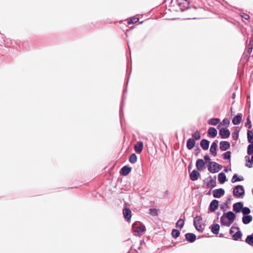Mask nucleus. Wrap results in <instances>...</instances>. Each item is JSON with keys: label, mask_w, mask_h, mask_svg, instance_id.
Masks as SVG:
<instances>
[{"label": "nucleus", "mask_w": 253, "mask_h": 253, "mask_svg": "<svg viewBox=\"0 0 253 253\" xmlns=\"http://www.w3.org/2000/svg\"><path fill=\"white\" fill-rule=\"evenodd\" d=\"M208 170L211 173H216L220 170L222 166L216 162H210L208 166Z\"/></svg>", "instance_id": "1"}, {"label": "nucleus", "mask_w": 253, "mask_h": 253, "mask_svg": "<svg viewBox=\"0 0 253 253\" xmlns=\"http://www.w3.org/2000/svg\"><path fill=\"white\" fill-rule=\"evenodd\" d=\"M233 195L238 198H243L245 195V190L243 186L237 185L235 186L233 191Z\"/></svg>", "instance_id": "2"}, {"label": "nucleus", "mask_w": 253, "mask_h": 253, "mask_svg": "<svg viewBox=\"0 0 253 253\" xmlns=\"http://www.w3.org/2000/svg\"><path fill=\"white\" fill-rule=\"evenodd\" d=\"M202 218L201 216H197L194 219V225L196 229L201 232L204 230L203 225L202 224Z\"/></svg>", "instance_id": "3"}, {"label": "nucleus", "mask_w": 253, "mask_h": 253, "mask_svg": "<svg viewBox=\"0 0 253 253\" xmlns=\"http://www.w3.org/2000/svg\"><path fill=\"white\" fill-rule=\"evenodd\" d=\"M137 223L133 224V229L135 235H137L143 233L145 230V227L144 225L137 226Z\"/></svg>", "instance_id": "4"}, {"label": "nucleus", "mask_w": 253, "mask_h": 253, "mask_svg": "<svg viewBox=\"0 0 253 253\" xmlns=\"http://www.w3.org/2000/svg\"><path fill=\"white\" fill-rule=\"evenodd\" d=\"M225 217L227 218L229 221V224L226 223V226L229 227L231 224L234 222L235 219L236 215L232 211L227 212L225 215L224 214Z\"/></svg>", "instance_id": "5"}, {"label": "nucleus", "mask_w": 253, "mask_h": 253, "mask_svg": "<svg viewBox=\"0 0 253 253\" xmlns=\"http://www.w3.org/2000/svg\"><path fill=\"white\" fill-rule=\"evenodd\" d=\"M177 3L181 7L182 10H183L184 9L188 8L189 6V0H177Z\"/></svg>", "instance_id": "6"}, {"label": "nucleus", "mask_w": 253, "mask_h": 253, "mask_svg": "<svg viewBox=\"0 0 253 253\" xmlns=\"http://www.w3.org/2000/svg\"><path fill=\"white\" fill-rule=\"evenodd\" d=\"M224 190L222 188L214 189L212 191L213 196L216 198H219L224 195Z\"/></svg>", "instance_id": "7"}, {"label": "nucleus", "mask_w": 253, "mask_h": 253, "mask_svg": "<svg viewBox=\"0 0 253 253\" xmlns=\"http://www.w3.org/2000/svg\"><path fill=\"white\" fill-rule=\"evenodd\" d=\"M219 133L221 138L223 139L228 138L230 135L229 130L226 128H221L220 129Z\"/></svg>", "instance_id": "8"}, {"label": "nucleus", "mask_w": 253, "mask_h": 253, "mask_svg": "<svg viewBox=\"0 0 253 253\" xmlns=\"http://www.w3.org/2000/svg\"><path fill=\"white\" fill-rule=\"evenodd\" d=\"M205 165V163L202 159H199L196 163V167L198 170L201 171L203 169Z\"/></svg>", "instance_id": "9"}, {"label": "nucleus", "mask_w": 253, "mask_h": 253, "mask_svg": "<svg viewBox=\"0 0 253 253\" xmlns=\"http://www.w3.org/2000/svg\"><path fill=\"white\" fill-rule=\"evenodd\" d=\"M124 216L127 221L130 220L131 217V211L128 208H125L123 211Z\"/></svg>", "instance_id": "10"}, {"label": "nucleus", "mask_w": 253, "mask_h": 253, "mask_svg": "<svg viewBox=\"0 0 253 253\" xmlns=\"http://www.w3.org/2000/svg\"><path fill=\"white\" fill-rule=\"evenodd\" d=\"M218 207V201L216 200H213L210 204L209 210L211 211H214Z\"/></svg>", "instance_id": "11"}, {"label": "nucleus", "mask_w": 253, "mask_h": 253, "mask_svg": "<svg viewBox=\"0 0 253 253\" xmlns=\"http://www.w3.org/2000/svg\"><path fill=\"white\" fill-rule=\"evenodd\" d=\"M230 144L228 141H223L220 142V149L222 151H226L230 148Z\"/></svg>", "instance_id": "12"}, {"label": "nucleus", "mask_w": 253, "mask_h": 253, "mask_svg": "<svg viewBox=\"0 0 253 253\" xmlns=\"http://www.w3.org/2000/svg\"><path fill=\"white\" fill-rule=\"evenodd\" d=\"M243 207V204L241 202L235 203L233 206V211L237 213L241 212Z\"/></svg>", "instance_id": "13"}, {"label": "nucleus", "mask_w": 253, "mask_h": 253, "mask_svg": "<svg viewBox=\"0 0 253 253\" xmlns=\"http://www.w3.org/2000/svg\"><path fill=\"white\" fill-rule=\"evenodd\" d=\"M217 141L213 142L212 143V144L211 146V148H210V153L213 156H215L217 154V153H216V149H217Z\"/></svg>", "instance_id": "14"}, {"label": "nucleus", "mask_w": 253, "mask_h": 253, "mask_svg": "<svg viewBox=\"0 0 253 253\" xmlns=\"http://www.w3.org/2000/svg\"><path fill=\"white\" fill-rule=\"evenodd\" d=\"M210 145V141L206 139H202L200 142V146L204 150L208 149Z\"/></svg>", "instance_id": "15"}, {"label": "nucleus", "mask_w": 253, "mask_h": 253, "mask_svg": "<svg viewBox=\"0 0 253 253\" xmlns=\"http://www.w3.org/2000/svg\"><path fill=\"white\" fill-rule=\"evenodd\" d=\"M186 239L190 243L194 242L196 239V235L193 233H188L185 235Z\"/></svg>", "instance_id": "16"}, {"label": "nucleus", "mask_w": 253, "mask_h": 253, "mask_svg": "<svg viewBox=\"0 0 253 253\" xmlns=\"http://www.w3.org/2000/svg\"><path fill=\"white\" fill-rule=\"evenodd\" d=\"M143 144L141 141H138L134 146V150L137 153H140L143 149Z\"/></svg>", "instance_id": "17"}, {"label": "nucleus", "mask_w": 253, "mask_h": 253, "mask_svg": "<svg viewBox=\"0 0 253 253\" xmlns=\"http://www.w3.org/2000/svg\"><path fill=\"white\" fill-rule=\"evenodd\" d=\"M199 176L200 173L196 170H193L190 174V178L192 181L197 180Z\"/></svg>", "instance_id": "18"}, {"label": "nucleus", "mask_w": 253, "mask_h": 253, "mask_svg": "<svg viewBox=\"0 0 253 253\" xmlns=\"http://www.w3.org/2000/svg\"><path fill=\"white\" fill-rule=\"evenodd\" d=\"M242 115L241 114H238L235 116L232 120V123L234 125H238L240 124L242 121Z\"/></svg>", "instance_id": "19"}, {"label": "nucleus", "mask_w": 253, "mask_h": 253, "mask_svg": "<svg viewBox=\"0 0 253 253\" xmlns=\"http://www.w3.org/2000/svg\"><path fill=\"white\" fill-rule=\"evenodd\" d=\"M195 142L192 138H189L187 141L186 146L188 149L191 150L195 146Z\"/></svg>", "instance_id": "20"}, {"label": "nucleus", "mask_w": 253, "mask_h": 253, "mask_svg": "<svg viewBox=\"0 0 253 253\" xmlns=\"http://www.w3.org/2000/svg\"><path fill=\"white\" fill-rule=\"evenodd\" d=\"M252 216L250 215H244L242 217V221L245 224H249L252 221Z\"/></svg>", "instance_id": "21"}, {"label": "nucleus", "mask_w": 253, "mask_h": 253, "mask_svg": "<svg viewBox=\"0 0 253 253\" xmlns=\"http://www.w3.org/2000/svg\"><path fill=\"white\" fill-rule=\"evenodd\" d=\"M211 232L214 234H218L220 226L218 224H213L211 227Z\"/></svg>", "instance_id": "22"}, {"label": "nucleus", "mask_w": 253, "mask_h": 253, "mask_svg": "<svg viewBox=\"0 0 253 253\" xmlns=\"http://www.w3.org/2000/svg\"><path fill=\"white\" fill-rule=\"evenodd\" d=\"M208 132V134L212 138L215 137L217 134L216 129L215 128L212 127L209 128Z\"/></svg>", "instance_id": "23"}, {"label": "nucleus", "mask_w": 253, "mask_h": 253, "mask_svg": "<svg viewBox=\"0 0 253 253\" xmlns=\"http://www.w3.org/2000/svg\"><path fill=\"white\" fill-rule=\"evenodd\" d=\"M131 169L127 166L123 167L121 169V173L124 176H126L131 171Z\"/></svg>", "instance_id": "24"}, {"label": "nucleus", "mask_w": 253, "mask_h": 253, "mask_svg": "<svg viewBox=\"0 0 253 253\" xmlns=\"http://www.w3.org/2000/svg\"><path fill=\"white\" fill-rule=\"evenodd\" d=\"M218 179L221 184L224 183L227 180L225 174L222 172L219 173L218 174Z\"/></svg>", "instance_id": "25"}, {"label": "nucleus", "mask_w": 253, "mask_h": 253, "mask_svg": "<svg viewBox=\"0 0 253 253\" xmlns=\"http://www.w3.org/2000/svg\"><path fill=\"white\" fill-rule=\"evenodd\" d=\"M244 180V178L242 176H238L236 174H234L232 178L231 181L232 183H235L237 181H241Z\"/></svg>", "instance_id": "26"}, {"label": "nucleus", "mask_w": 253, "mask_h": 253, "mask_svg": "<svg viewBox=\"0 0 253 253\" xmlns=\"http://www.w3.org/2000/svg\"><path fill=\"white\" fill-rule=\"evenodd\" d=\"M238 231L235 233V234H233L232 238L234 240L237 241L239 239H241L242 236V234L241 231L239 230H237Z\"/></svg>", "instance_id": "27"}, {"label": "nucleus", "mask_w": 253, "mask_h": 253, "mask_svg": "<svg viewBox=\"0 0 253 253\" xmlns=\"http://www.w3.org/2000/svg\"><path fill=\"white\" fill-rule=\"evenodd\" d=\"M216 177H214L213 179H211L207 183V187L212 188L216 186Z\"/></svg>", "instance_id": "28"}, {"label": "nucleus", "mask_w": 253, "mask_h": 253, "mask_svg": "<svg viewBox=\"0 0 253 253\" xmlns=\"http://www.w3.org/2000/svg\"><path fill=\"white\" fill-rule=\"evenodd\" d=\"M220 122L218 118H212L208 121V124L210 125L215 126Z\"/></svg>", "instance_id": "29"}, {"label": "nucleus", "mask_w": 253, "mask_h": 253, "mask_svg": "<svg viewBox=\"0 0 253 253\" xmlns=\"http://www.w3.org/2000/svg\"><path fill=\"white\" fill-rule=\"evenodd\" d=\"M248 140L249 143H253V132L252 130H248L247 132Z\"/></svg>", "instance_id": "30"}, {"label": "nucleus", "mask_w": 253, "mask_h": 253, "mask_svg": "<svg viewBox=\"0 0 253 253\" xmlns=\"http://www.w3.org/2000/svg\"><path fill=\"white\" fill-rule=\"evenodd\" d=\"M137 156L134 153H133L131 155H130L129 158V161L130 163L134 164L137 162Z\"/></svg>", "instance_id": "31"}, {"label": "nucleus", "mask_w": 253, "mask_h": 253, "mask_svg": "<svg viewBox=\"0 0 253 253\" xmlns=\"http://www.w3.org/2000/svg\"><path fill=\"white\" fill-rule=\"evenodd\" d=\"M184 225V221L182 219H179L176 223V227L182 229Z\"/></svg>", "instance_id": "32"}, {"label": "nucleus", "mask_w": 253, "mask_h": 253, "mask_svg": "<svg viewBox=\"0 0 253 253\" xmlns=\"http://www.w3.org/2000/svg\"><path fill=\"white\" fill-rule=\"evenodd\" d=\"M246 242L250 245L253 246V234L248 236Z\"/></svg>", "instance_id": "33"}, {"label": "nucleus", "mask_w": 253, "mask_h": 253, "mask_svg": "<svg viewBox=\"0 0 253 253\" xmlns=\"http://www.w3.org/2000/svg\"><path fill=\"white\" fill-rule=\"evenodd\" d=\"M192 136L194 140H198L201 138V135L198 131H195L192 134Z\"/></svg>", "instance_id": "34"}, {"label": "nucleus", "mask_w": 253, "mask_h": 253, "mask_svg": "<svg viewBox=\"0 0 253 253\" xmlns=\"http://www.w3.org/2000/svg\"><path fill=\"white\" fill-rule=\"evenodd\" d=\"M180 235V232L177 229H173L171 232V235L174 239H176Z\"/></svg>", "instance_id": "35"}, {"label": "nucleus", "mask_w": 253, "mask_h": 253, "mask_svg": "<svg viewBox=\"0 0 253 253\" xmlns=\"http://www.w3.org/2000/svg\"><path fill=\"white\" fill-rule=\"evenodd\" d=\"M138 20L139 19L138 18L133 17L128 19L127 23L128 24H134L136 23Z\"/></svg>", "instance_id": "36"}, {"label": "nucleus", "mask_w": 253, "mask_h": 253, "mask_svg": "<svg viewBox=\"0 0 253 253\" xmlns=\"http://www.w3.org/2000/svg\"><path fill=\"white\" fill-rule=\"evenodd\" d=\"M242 211L244 215H248L251 212L250 209L248 207H243L242 209Z\"/></svg>", "instance_id": "37"}, {"label": "nucleus", "mask_w": 253, "mask_h": 253, "mask_svg": "<svg viewBox=\"0 0 253 253\" xmlns=\"http://www.w3.org/2000/svg\"><path fill=\"white\" fill-rule=\"evenodd\" d=\"M247 153L251 155L253 154V143H251L248 146Z\"/></svg>", "instance_id": "38"}, {"label": "nucleus", "mask_w": 253, "mask_h": 253, "mask_svg": "<svg viewBox=\"0 0 253 253\" xmlns=\"http://www.w3.org/2000/svg\"><path fill=\"white\" fill-rule=\"evenodd\" d=\"M245 126L246 127H247L248 128H251L252 127L251 121L250 120V119L249 117H248L247 118L246 122L245 123Z\"/></svg>", "instance_id": "39"}, {"label": "nucleus", "mask_w": 253, "mask_h": 253, "mask_svg": "<svg viewBox=\"0 0 253 253\" xmlns=\"http://www.w3.org/2000/svg\"><path fill=\"white\" fill-rule=\"evenodd\" d=\"M223 159L225 160L230 159L231 158V152L230 151H227L224 153L223 155Z\"/></svg>", "instance_id": "40"}, {"label": "nucleus", "mask_w": 253, "mask_h": 253, "mask_svg": "<svg viewBox=\"0 0 253 253\" xmlns=\"http://www.w3.org/2000/svg\"><path fill=\"white\" fill-rule=\"evenodd\" d=\"M225 216L224 214L220 217V222H221V224L222 225L226 226V225L225 224L226 223L229 224V221H226L225 220Z\"/></svg>", "instance_id": "41"}, {"label": "nucleus", "mask_w": 253, "mask_h": 253, "mask_svg": "<svg viewBox=\"0 0 253 253\" xmlns=\"http://www.w3.org/2000/svg\"><path fill=\"white\" fill-rule=\"evenodd\" d=\"M149 211V213L152 215L155 216L158 214V211L156 209H150Z\"/></svg>", "instance_id": "42"}, {"label": "nucleus", "mask_w": 253, "mask_h": 253, "mask_svg": "<svg viewBox=\"0 0 253 253\" xmlns=\"http://www.w3.org/2000/svg\"><path fill=\"white\" fill-rule=\"evenodd\" d=\"M249 47L248 48V52H251L253 48V40H251L249 43Z\"/></svg>", "instance_id": "43"}, {"label": "nucleus", "mask_w": 253, "mask_h": 253, "mask_svg": "<svg viewBox=\"0 0 253 253\" xmlns=\"http://www.w3.org/2000/svg\"><path fill=\"white\" fill-rule=\"evenodd\" d=\"M230 122L227 119H224L222 122L221 123V125L223 126H228L229 125Z\"/></svg>", "instance_id": "44"}, {"label": "nucleus", "mask_w": 253, "mask_h": 253, "mask_svg": "<svg viewBox=\"0 0 253 253\" xmlns=\"http://www.w3.org/2000/svg\"><path fill=\"white\" fill-rule=\"evenodd\" d=\"M235 230H239V228L236 227H232L230 229V234L233 235V234H235L234 232L235 231Z\"/></svg>", "instance_id": "45"}, {"label": "nucleus", "mask_w": 253, "mask_h": 253, "mask_svg": "<svg viewBox=\"0 0 253 253\" xmlns=\"http://www.w3.org/2000/svg\"><path fill=\"white\" fill-rule=\"evenodd\" d=\"M204 159L205 160L206 162H208L209 163V164H210V162H211V159H210V157L208 155H205L204 156Z\"/></svg>", "instance_id": "46"}, {"label": "nucleus", "mask_w": 253, "mask_h": 253, "mask_svg": "<svg viewBox=\"0 0 253 253\" xmlns=\"http://www.w3.org/2000/svg\"><path fill=\"white\" fill-rule=\"evenodd\" d=\"M232 137L234 139L237 140L238 138V134L237 132H233L232 133Z\"/></svg>", "instance_id": "47"}, {"label": "nucleus", "mask_w": 253, "mask_h": 253, "mask_svg": "<svg viewBox=\"0 0 253 253\" xmlns=\"http://www.w3.org/2000/svg\"><path fill=\"white\" fill-rule=\"evenodd\" d=\"M242 16V17H243L244 19H246V20H248V19H249V18H250L249 15H248V14H243V15Z\"/></svg>", "instance_id": "48"}, {"label": "nucleus", "mask_w": 253, "mask_h": 253, "mask_svg": "<svg viewBox=\"0 0 253 253\" xmlns=\"http://www.w3.org/2000/svg\"><path fill=\"white\" fill-rule=\"evenodd\" d=\"M245 158H246V160H247V161H248V162H249V163H251V161L250 160V157H249V156H246L245 157Z\"/></svg>", "instance_id": "49"}, {"label": "nucleus", "mask_w": 253, "mask_h": 253, "mask_svg": "<svg viewBox=\"0 0 253 253\" xmlns=\"http://www.w3.org/2000/svg\"><path fill=\"white\" fill-rule=\"evenodd\" d=\"M246 166L249 168H251L252 166L251 164H250V165H249L248 164H246Z\"/></svg>", "instance_id": "50"}, {"label": "nucleus", "mask_w": 253, "mask_h": 253, "mask_svg": "<svg viewBox=\"0 0 253 253\" xmlns=\"http://www.w3.org/2000/svg\"><path fill=\"white\" fill-rule=\"evenodd\" d=\"M224 171H225V172H227V171H228V169H226H226H225Z\"/></svg>", "instance_id": "51"}, {"label": "nucleus", "mask_w": 253, "mask_h": 253, "mask_svg": "<svg viewBox=\"0 0 253 253\" xmlns=\"http://www.w3.org/2000/svg\"><path fill=\"white\" fill-rule=\"evenodd\" d=\"M220 208H221V209H224V206H221L220 207Z\"/></svg>", "instance_id": "52"}, {"label": "nucleus", "mask_w": 253, "mask_h": 253, "mask_svg": "<svg viewBox=\"0 0 253 253\" xmlns=\"http://www.w3.org/2000/svg\"><path fill=\"white\" fill-rule=\"evenodd\" d=\"M222 236H223V234H221L220 235V237H222Z\"/></svg>", "instance_id": "53"}, {"label": "nucleus", "mask_w": 253, "mask_h": 253, "mask_svg": "<svg viewBox=\"0 0 253 253\" xmlns=\"http://www.w3.org/2000/svg\"><path fill=\"white\" fill-rule=\"evenodd\" d=\"M233 97H235V94L234 93L233 94Z\"/></svg>", "instance_id": "54"}]
</instances>
